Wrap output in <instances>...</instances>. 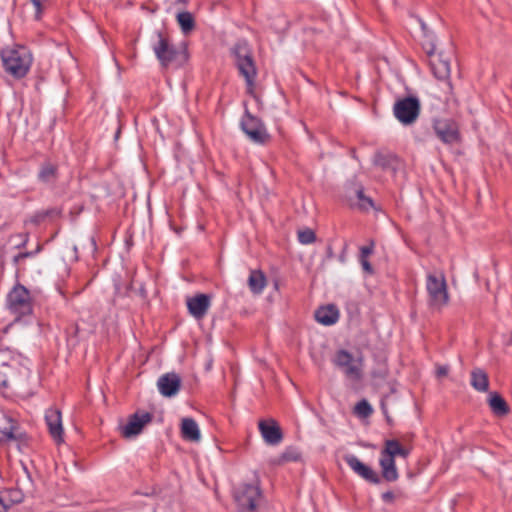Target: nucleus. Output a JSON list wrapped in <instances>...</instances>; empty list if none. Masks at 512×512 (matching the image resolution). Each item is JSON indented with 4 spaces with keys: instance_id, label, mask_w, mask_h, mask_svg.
<instances>
[{
    "instance_id": "1",
    "label": "nucleus",
    "mask_w": 512,
    "mask_h": 512,
    "mask_svg": "<svg viewBox=\"0 0 512 512\" xmlns=\"http://www.w3.org/2000/svg\"><path fill=\"white\" fill-rule=\"evenodd\" d=\"M1 58L5 70L16 78L27 74L32 63V56L25 46L7 47L2 50Z\"/></svg>"
},
{
    "instance_id": "2",
    "label": "nucleus",
    "mask_w": 512,
    "mask_h": 512,
    "mask_svg": "<svg viewBox=\"0 0 512 512\" xmlns=\"http://www.w3.org/2000/svg\"><path fill=\"white\" fill-rule=\"evenodd\" d=\"M235 57V64L239 73L245 78L248 91L251 92L254 86L257 69L252 57V51L247 41L239 40L232 49Z\"/></svg>"
},
{
    "instance_id": "3",
    "label": "nucleus",
    "mask_w": 512,
    "mask_h": 512,
    "mask_svg": "<svg viewBox=\"0 0 512 512\" xmlns=\"http://www.w3.org/2000/svg\"><path fill=\"white\" fill-rule=\"evenodd\" d=\"M428 304L434 310H441L449 301L447 284L442 273H429L426 277Z\"/></svg>"
},
{
    "instance_id": "4",
    "label": "nucleus",
    "mask_w": 512,
    "mask_h": 512,
    "mask_svg": "<svg viewBox=\"0 0 512 512\" xmlns=\"http://www.w3.org/2000/svg\"><path fill=\"white\" fill-rule=\"evenodd\" d=\"M157 41L153 45V51L163 67L172 64L182 65L186 60V54L183 50L176 49L170 44L168 38L161 32L156 33Z\"/></svg>"
},
{
    "instance_id": "5",
    "label": "nucleus",
    "mask_w": 512,
    "mask_h": 512,
    "mask_svg": "<svg viewBox=\"0 0 512 512\" xmlns=\"http://www.w3.org/2000/svg\"><path fill=\"white\" fill-rule=\"evenodd\" d=\"M260 497V488L256 482L242 483L234 490V500L239 512L255 511Z\"/></svg>"
},
{
    "instance_id": "6",
    "label": "nucleus",
    "mask_w": 512,
    "mask_h": 512,
    "mask_svg": "<svg viewBox=\"0 0 512 512\" xmlns=\"http://www.w3.org/2000/svg\"><path fill=\"white\" fill-rule=\"evenodd\" d=\"M7 305L17 318L29 315L32 312V298L30 292L22 285H16L7 296Z\"/></svg>"
},
{
    "instance_id": "7",
    "label": "nucleus",
    "mask_w": 512,
    "mask_h": 512,
    "mask_svg": "<svg viewBox=\"0 0 512 512\" xmlns=\"http://www.w3.org/2000/svg\"><path fill=\"white\" fill-rule=\"evenodd\" d=\"M420 101L417 97L409 96L399 99L393 107L394 116L403 125H412L420 114Z\"/></svg>"
},
{
    "instance_id": "8",
    "label": "nucleus",
    "mask_w": 512,
    "mask_h": 512,
    "mask_svg": "<svg viewBox=\"0 0 512 512\" xmlns=\"http://www.w3.org/2000/svg\"><path fill=\"white\" fill-rule=\"evenodd\" d=\"M240 126L246 136L256 144H264L269 139V134L263 122L248 110L245 111Z\"/></svg>"
},
{
    "instance_id": "9",
    "label": "nucleus",
    "mask_w": 512,
    "mask_h": 512,
    "mask_svg": "<svg viewBox=\"0 0 512 512\" xmlns=\"http://www.w3.org/2000/svg\"><path fill=\"white\" fill-rule=\"evenodd\" d=\"M333 361L350 379L356 380L360 377L362 372V358L360 355H353L347 350H339L336 352Z\"/></svg>"
},
{
    "instance_id": "10",
    "label": "nucleus",
    "mask_w": 512,
    "mask_h": 512,
    "mask_svg": "<svg viewBox=\"0 0 512 512\" xmlns=\"http://www.w3.org/2000/svg\"><path fill=\"white\" fill-rule=\"evenodd\" d=\"M433 129L436 136L444 144L453 145L460 139L459 127L457 123L451 119H435L433 121Z\"/></svg>"
},
{
    "instance_id": "11",
    "label": "nucleus",
    "mask_w": 512,
    "mask_h": 512,
    "mask_svg": "<svg viewBox=\"0 0 512 512\" xmlns=\"http://www.w3.org/2000/svg\"><path fill=\"white\" fill-rule=\"evenodd\" d=\"M152 421V414L146 411H137L128 417L126 424L120 427L122 436L133 438L139 435L143 428Z\"/></svg>"
},
{
    "instance_id": "12",
    "label": "nucleus",
    "mask_w": 512,
    "mask_h": 512,
    "mask_svg": "<svg viewBox=\"0 0 512 512\" xmlns=\"http://www.w3.org/2000/svg\"><path fill=\"white\" fill-rule=\"evenodd\" d=\"M343 459L355 474L371 483H379L380 479L377 473L372 468L361 462L355 455L345 454Z\"/></svg>"
},
{
    "instance_id": "13",
    "label": "nucleus",
    "mask_w": 512,
    "mask_h": 512,
    "mask_svg": "<svg viewBox=\"0 0 512 512\" xmlns=\"http://www.w3.org/2000/svg\"><path fill=\"white\" fill-rule=\"evenodd\" d=\"M45 421L48 427V431L55 442H63V425L62 416L59 409L49 408L45 412Z\"/></svg>"
},
{
    "instance_id": "14",
    "label": "nucleus",
    "mask_w": 512,
    "mask_h": 512,
    "mask_svg": "<svg viewBox=\"0 0 512 512\" xmlns=\"http://www.w3.org/2000/svg\"><path fill=\"white\" fill-rule=\"evenodd\" d=\"M211 305V298L207 294H197L187 299L189 313L196 319H202Z\"/></svg>"
},
{
    "instance_id": "15",
    "label": "nucleus",
    "mask_w": 512,
    "mask_h": 512,
    "mask_svg": "<svg viewBox=\"0 0 512 512\" xmlns=\"http://www.w3.org/2000/svg\"><path fill=\"white\" fill-rule=\"evenodd\" d=\"M258 426L260 433L267 444L276 445L281 442L282 434L275 420H261Z\"/></svg>"
},
{
    "instance_id": "16",
    "label": "nucleus",
    "mask_w": 512,
    "mask_h": 512,
    "mask_svg": "<svg viewBox=\"0 0 512 512\" xmlns=\"http://www.w3.org/2000/svg\"><path fill=\"white\" fill-rule=\"evenodd\" d=\"M19 435H23V433L11 417L0 418V442L16 440Z\"/></svg>"
},
{
    "instance_id": "17",
    "label": "nucleus",
    "mask_w": 512,
    "mask_h": 512,
    "mask_svg": "<svg viewBox=\"0 0 512 512\" xmlns=\"http://www.w3.org/2000/svg\"><path fill=\"white\" fill-rule=\"evenodd\" d=\"M432 73L439 80H447L450 76V63L441 53L429 60Z\"/></svg>"
},
{
    "instance_id": "18",
    "label": "nucleus",
    "mask_w": 512,
    "mask_h": 512,
    "mask_svg": "<svg viewBox=\"0 0 512 512\" xmlns=\"http://www.w3.org/2000/svg\"><path fill=\"white\" fill-rule=\"evenodd\" d=\"M181 435L183 439L190 442H199L201 432L197 422L192 418H183L181 421Z\"/></svg>"
},
{
    "instance_id": "19",
    "label": "nucleus",
    "mask_w": 512,
    "mask_h": 512,
    "mask_svg": "<svg viewBox=\"0 0 512 512\" xmlns=\"http://www.w3.org/2000/svg\"><path fill=\"white\" fill-rule=\"evenodd\" d=\"M339 312L334 305L320 307L315 311V319L320 324L329 326L337 322Z\"/></svg>"
},
{
    "instance_id": "20",
    "label": "nucleus",
    "mask_w": 512,
    "mask_h": 512,
    "mask_svg": "<svg viewBox=\"0 0 512 512\" xmlns=\"http://www.w3.org/2000/svg\"><path fill=\"white\" fill-rule=\"evenodd\" d=\"M380 454L394 459L396 456L405 459L409 454V450L403 447L398 440L388 439L384 442V447Z\"/></svg>"
},
{
    "instance_id": "21",
    "label": "nucleus",
    "mask_w": 512,
    "mask_h": 512,
    "mask_svg": "<svg viewBox=\"0 0 512 512\" xmlns=\"http://www.w3.org/2000/svg\"><path fill=\"white\" fill-rule=\"evenodd\" d=\"M379 464L382 470V476L386 481L394 482L398 479L399 474L394 458L380 454Z\"/></svg>"
},
{
    "instance_id": "22",
    "label": "nucleus",
    "mask_w": 512,
    "mask_h": 512,
    "mask_svg": "<svg viewBox=\"0 0 512 512\" xmlns=\"http://www.w3.org/2000/svg\"><path fill=\"white\" fill-rule=\"evenodd\" d=\"M248 286L252 293L260 294L262 293L264 287L266 286V277L265 275L258 270L251 271L248 278Z\"/></svg>"
},
{
    "instance_id": "23",
    "label": "nucleus",
    "mask_w": 512,
    "mask_h": 512,
    "mask_svg": "<svg viewBox=\"0 0 512 512\" xmlns=\"http://www.w3.org/2000/svg\"><path fill=\"white\" fill-rule=\"evenodd\" d=\"M488 403L494 414L503 416L508 413V405L498 393H490Z\"/></svg>"
},
{
    "instance_id": "24",
    "label": "nucleus",
    "mask_w": 512,
    "mask_h": 512,
    "mask_svg": "<svg viewBox=\"0 0 512 512\" xmlns=\"http://www.w3.org/2000/svg\"><path fill=\"white\" fill-rule=\"evenodd\" d=\"M351 205L358 206L362 210H368L373 207V201L371 198L364 195L362 187L354 189V197H350Z\"/></svg>"
},
{
    "instance_id": "25",
    "label": "nucleus",
    "mask_w": 512,
    "mask_h": 512,
    "mask_svg": "<svg viewBox=\"0 0 512 512\" xmlns=\"http://www.w3.org/2000/svg\"><path fill=\"white\" fill-rule=\"evenodd\" d=\"M301 459V453L294 447L287 448L279 457L271 460L275 465H283L288 462H297Z\"/></svg>"
},
{
    "instance_id": "26",
    "label": "nucleus",
    "mask_w": 512,
    "mask_h": 512,
    "mask_svg": "<svg viewBox=\"0 0 512 512\" xmlns=\"http://www.w3.org/2000/svg\"><path fill=\"white\" fill-rule=\"evenodd\" d=\"M176 19L183 33L187 34L194 29L195 21L190 12H179Z\"/></svg>"
},
{
    "instance_id": "27",
    "label": "nucleus",
    "mask_w": 512,
    "mask_h": 512,
    "mask_svg": "<svg viewBox=\"0 0 512 512\" xmlns=\"http://www.w3.org/2000/svg\"><path fill=\"white\" fill-rule=\"evenodd\" d=\"M0 497L9 508L13 504L23 501L24 495L19 489H9L0 493Z\"/></svg>"
},
{
    "instance_id": "28",
    "label": "nucleus",
    "mask_w": 512,
    "mask_h": 512,
    "mask_svg": "<svg viewBox=\"0 0 512 512\" xmlns=\"http://www.w3.org/2000/svg\"><path fill=\"white\" fill-rule=\"evenodd\" d=\"M395 161H396V157L394 155L389 154V153H382V152H377L373 158V163L379 167L384 168V169L389 168V167L394 169L393 163Z\"/></svg>"
},
{
    "instance_id": "29",
    "label": "nucleus",
    "mask_w": 512,
    "mask_h": 512,
    "mask_svg": "<svg viewBox=\"0 0 512 512\" xmlns=\"http://www.w3.org/2000/svg\"><path fill=\"white\" fill-rule=\"evenodd\" d=\"M39 179L45 183H52L56 179V167L53 164H45L39 172Z\"/></svg>"
},
{
    "instance_id": "30",
    "label": "nucleus",
    "mask_w": 512,
    "mask_h": 512,
    "mask_svg": "<svg viewBox=\"0 0 512 512\" xmlns=\"http://www.w3.org/2000/svg\"><path fill=\"white\" fill-rule=\"evenodd\" d=\"M34 9V18L36 20H40L42 18L43 13L50 6V0H27Z\"/></svg>"
},
{
    "instance_id": "31",
    "label": "nucleus",
    "mask_w": 512,
    "mask_h": 512,
    "mask_svg": "<svg viewBox=\"0 0 512 512\" xmlns=\"http://www.w3.org/2000/svg\"><path fill=\"white\" fill-rule=\"evenodd\" d=\"M181 377L175 372H168L160 376L156 384H181Z\"/></svg>"
},
{
    "instance_id": "32",
    "label": "nucleus",
    "mask_w": 512,
    "mask_h": 512,
    "mask_svg": "<svg viewBox=\"0 0 512 512\" xmlns=\"http://www.w3.org/2000/svg\"><path fill=\"white\" fill-rule=\"evenodd\" d=\"M488 376L482 369H474L471 373L470 384H488Z\"/></svg>"
},
{
    "instance_id": "33",
    "label": "nucleus",
    "mask_w": 512,
    "mask_h": 512,
    "mask_svg": "<svg viewBox=\"0 0 512 512\" xmlns=\"http://www.w3.org/2000/svg\"><path fill=\"white\" fill-rule=\"evenodd\" d=\"M316 235L313 230L305 229L298 232V240L301 244H311L315 241Z\"/></svg>"
},
{
    "instance_id": "34",
    "label": "nucleus",
    "mask_w": 512,
    "mask_h": 512,
    "mask_svg": "<svg viewBox=\"0 0 512 512\" xmlns=\"http://www.w3.org/2000/svg\"><path fill=\"white\" fill-rule=\"evenodd\" d=\"M355 413L361 417H367L372 413V408L367 401L362 400L355 406Z\"/></svg>"
},
{
    "instance_id": "35",
    "label": "nucleus",
    "mask_w": 512,
    "mask_h": 512,
    "mask_svg": "<svg viewBox=\"0 0 512 512\" xmlns=\"http://www.w3.org/2000/svg\"><path fill=\"white\" fill-rule=\"evenodd\" d=\"M423 48L429 57V60L433 57H437L438 55L435 54V42H434V36L428 37L427 40L423 44Z\"/></svg>"
},
{
    "instance_id": "36",
    "label": "nucleus",
    "mask_w": 512,
    "mask_h": 512,
    "mask_svg": "<svg viewBox=\"0 0 512 512\" xmlns=\"http://www.w3.org/2000/svg\"><path fill=\"white\" fill-rule=\"evenodd\" d=\"M180 386H159L160 393L164 397H173L179 392Z\"/></svg>"
},
{
    "instance_id": "37",
    "label": "nucleus",
    "mask_w": 512,
    "mask_h": 512,
    "mask_svg": "<svg viewBox=\"0 0 512 512\" xmlns=\"http://www.w3.org/2000/svg\"><path fill=\"white\" fill-rule=\"evenodd\" d=\"M373 249H374L373 241L368 246H362L360 248V259H367V257L373 253Z\"/></svg>"
},
{
    "instance_id": "38",
    "label": "nucleus",
    "mask_w": 512,
    "mask_h": 512,
    "mask_svg": "<svg viewBox=\"0 0 512 512\" xmlns=\"http://www.w3.org/2000/svg\"><path fill=\"white\" fill-rule=\"evenodd\" d=\"M448 374L447 366H438L436 369L437 380L442 381L444 377Z\"/></svg>"
},
{
    "instance_id": "39",
    "label": "nucleus",
    "mask_w": 512,
    "mask_h": 512,
    "mask_svg": "<svg viewBox=\"0 0 512 512\" xmlns=\"http://www.w3.org/2000/svg\"><path fill=\"white\" fill-rule=\"evenodd\" d=\"M51 213V211L47 210L45 212H42V213H39L37 214L34 218H33V221L35 223H39L41 222L45 217H47L49 214Z\"/></svg>"
},
{
    "instance_id": "40",
    "label": "nucleus",
    "mask_w": 512,
    "mask_h": 512,
    "mask_svg": "<svg viewBox=\"0 0 512 512\" xmlns=\"http://www.w3.org/2000/svg\"><path fill=\"white\" fill-rule=\"evenodd\" d=\"M360 262H361V265L363 267V269L368 272V273H372L373 269H372V266L371 264L367 261V259H360Z\"/></svg>"
},
{
    "instance_id": "41",
    "label": "nucleus",
    "mask_w": 512,
    "mask_h": 512,
    "mask_svg": "<svg viewBox=\"0 0 512 512\" xmlns=\"http://www.w3.org/2000/svg\"><path fill=\"white\" fill-rule=\"evenodd\" d=\"M419 23L426 38L433 36V34L429 32L427 25L422 20H419Z\"/></svg>"
},
{
    "instance_id": "42",
    "label": "nucleus",
    "mask_w": 512,
    "mask_h": 512,
    "mask_svg": "<svg viewBox=\"0 0 512 512\" xmlns=\"http://www.w3.org/2000/svg\"><path fill=\"white\" fill-rule=\"evenodd\" d=\"M382 499L385 501V502H391L393 501L394 499V494L392 492H385L382 494Z\"/></svg>"
},
{
    "instance_id": "43",
    "label": "nucleus",
    "mask_w": 512,
    "mask_h": 512,
    "mask_svg": "<svg viewBox=\"0 0 512 512\" xmlns=\"http://www.w3.org/2000/svg\"><path fill=\"white\" fill-rule=\"evenodd\" d=\"M7 351H4L2 348H0V364L6 365V362L4 361L6 357Z\"/></svg>"
},
{
    "instance_id": "44",
    "label": "nucleus",
    "mask_w": 512,
    "mask_h": 512,
    "mask_svg": "<svg viewBox=\"0 0 512 512\" xmlns=\"http://www.w3.org/2000/svg\"><path fill=\"white\" fill-rule=\"evenodd\" d=\"M512 343V333H510L507 337L504 338V344L510 345Z\"/></svg>"
},
{
    "instance_id": "45",
    "label": "nucleus",
    "mask_w": 512,
    "mask_h": 512,
    "mask_svg": "<svg viewBox=\"0 0 512 512\" xmlns=\"http://www.w3.org/2000/svg\"><path fill=\"white\" fill-rule=\"evenodd\" d=\"M26 256H28V253L19 254V255H17V256L14 258V260H15V262H17L20 258H23V257H26Z\"/></svg>"
},
{
    "instance_id": "46",
    "label": "nucleus",
    "mask_w": 512,
    "mask_h": 512,
    "mask_svg": "<svg viewBox=\"0 0 512 512\" xmlns=\"http://www.w3.org/2000/svg\"><path fill=\"white\" fill-rule=\"evenodd\" d=\"M478 390H481V391H485L487 386L485 385H482V386H475Z\"/></svg>"
},
{
    "instance_id": "47",
    "label": "nucleus",
    "mask_w": 512,
    "mask_h": 512,
    "mask_svg": "<svg viewBox=\"0 0 512 512\" xmlns=\"http://www.w3.org/2000/svg\"><path fill=\"white\" fill-rule=\"evenodd\" d=\"M89 240L91 242V245H92L93 249H95L96 243H95L94 238H90Z\"/></svg>"
},
{
    "instance_id": "48",
    "label": "nucleus",
    "mask_w": 512,
    "mask_h": 512,
    "mask_svg": "<svg viewBox=\"0 0 512 512\" xmlns=\"http://www.w3.org/2000/svg\"><path fill=\"white\" fill-rule=\"evenodd\" d=\"M328 256L332 257V249H331V247H328Z\"/></svg>"
}]
</instances>
